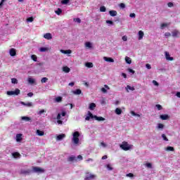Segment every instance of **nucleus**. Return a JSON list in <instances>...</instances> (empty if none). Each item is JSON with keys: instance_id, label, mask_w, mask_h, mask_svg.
<instances>
[{"instance_id": "obj_13", "label": "nucleus", "mask_w": 180, "mask_h": 180, "mask_svg": "<svg viewBox=\"0 0 180 180\" xmlns=\"http://www.w3.org/2000/svg\"><path fill=\"white\" fill-rule=\"evenodd\" d=\"M44 39H46V40H51L53 39V36L50 33H46L44 35Z\"/></svg>"}, {"instance_id": "obj_23", "label": "nucleus", "mask_w": 180, "mask_h": 180, "mask_svg": "<svg viewBox=\"0 0 180 180\" xmlns=\"http://www.w3.org/2000/svg\"><path fill=\"white\" fill-rule=\"evenodd\" d=\"M55 102L60 103V102H63V97L58 96L55 98Z\"/></svg>"}, {"instance_id": "obj_36", "label": "nucleus", "mask_w": 180, "mask_h": 180, "mask_svg": "<svg viewBox=\"0 0 180 180\" xmlns=\"http://www.w3.org/2000/svg\"><path fill=\"white\" fill-rule=\"evenodd\" d=\"M31 58L33 60V61H37V56L36 55H32Z\"/></svg>"}, {"instance_id": "obj_33", "label": "nucleus", "mask_w": 180, "mask_h": 180, "mask_svg": "<svg viewBox=\"0 0 180 180\" xmlns=\"http://www.w3.org/2000/svg\"><path fill=\"white\" fill-rule=\"evenodd\" d=\"M47 81H49V78H47V77H43V78L41 79V84H44V83H46Z\"/></svg>"}, {"instance_id": "obj_28", "label": "nucleus", "mask_w": 180, "mask_h": 180, "mask_svg": "<svg viewBox=\"0 0 180 180\" xmlns=\"http://www.w3.org/2000/svg\"><path fill=\"white\" fill-rule=\"evenodd\" d=\"M39 51H41V53H44L46 51H49V48H46V47H41L39 49Z\"/></svg>"}, {"instance_id": "obj_21", "label": "nucleus", "mask_w": 180, "mask_h": 180, "mask_svg": "<svg viewBox=\"0 0 180 180\" xmlns=\"http://www.w3.org/2000/svg\"><path fill=\"white\" fill-rule=\"evenodd\" d=\"M22 120H25V122H32V118H30V117H21Z\"/></svg>"}, {"instance_id": "obj_16", "label": "nucleus", "mask_w": 180, "mask_h": 180, "mask_svg": "<svg viewBox=\"0 0 180 180\" xmlns=\"http://www.w3.org/2000/svg\"><path fill=\"white\" fill-rule=\"evenodd\" d=\"M69 162H73V161H77V158L75 156H70L68 158Z\"/></svg>"}, {"instance_id": "obj_5", "label": "nucleus", "mask_w": 180, "mask_h": 180, "mask_svg": "<svg viewBox=\"0 0 180 180\" xmlns=\"http://www.w3.org/2000/svg\"><path fill=\"white\" fill-rule=\"evenodd\" d=\"M32 169L34 172H37V174H43L44 172V169L38 167H33Z\"/></svg>"}, {"instance_id": "obj_7", "label": "nucleus", "mask_w": 180, "mask_h": 180, "mask_svg": "<svg viewBox=\"0 0 180 180\" xmlns=\"http://www.w3.org/2000/svg\"><path fill=\"white\" fill-rule=\"evenodd\" d=\"M30 172H32V170L30 169H21L20 172V174H21V175H29V174H30Z\"/></svg>"}, {"instance_id": "obj_39", "label": "nucleus", "mask_w": 180, "mask_h": 180, "mask_svg": "<svg viewBox=\"0 0 180 180\" xmlns=\"http://www.w3.org/2000/svg\"><path fill=\"white\" fill-rule=\"evenodd\" d=\"M155 107L157 108L158 110H162V105L158 104L155 105Z\"/></svg>"}, {"instance_id": "obj_10", "label": "nucleus", "mask_w": 180, "mask_h": 180, "mask_svg": "<svg viewBox=\"0 0 180 180\" xmlns=\"http://www.w3.org/2000/svg\"><path fill=\"white\" fill-rule=\"evenodd\" d=\"M160 119H161L162 120H168V119H169V115H168L167 114L160 115Z\"/></svg>"}, {"instance_id": "obj_32", "label": "nucleus", "mask_w": 180, "mask_h": 180, "mask_svg": "<svg viewBox=\"0 0 180 180\" xmlns=\"http://www.w3.org/2000/svg\"><path fill=\"white\" fill-rule=\"evenodd\" d=\"M37 134L38 136H44V131H40L39 129L37 130Z\"/></svg>"}, {"instance_id": "obj_51", "label": "nucleus", "mask_w": 180, "mask_h": 180, "mask_svg": "<svg viewBox=\"0 0 180 180\" xmlns=\"http://www.w3.org/2000/svg\"><path fill=\"white\" fill-rule=\"evenodd\" d=\"M103 94H106L108 92V90L105 87L101 88V89Z\"/></svg>"}, {"instance_id": "obj_46", "label": "nucleus", "mask_w": 180, "mask_h": 180, "mask_svg": "<svg viewBox=\"0 0 180 180\" xmlns=\"http://www.w3.org/2000/svg\"><path fill=\"white\" fill-rule=\"evenodd\" d=\"M107 169L108 171H112L113 169V167L110 166V165H107Z\"/></svg>"}, {"instance_id": "obj_52", "label": "nucleus", "mask_w": 180, "mask_h": 180, "mask_svg": "<svg viewBox=\"0 0 180 180\" xmlns=\"http://www.w3.org/2000/svg\"><path fill=\"white\" fill-rule=\"evenodd\" d=\"M127 176H129V178H133V176H134V174H133V173H129L127 174Z\"/></svg>"}, {"instance_id": "obj_41", "label": "nucleus", "mask_w": 180, "mask_h": 180, "mask_svg": "<svg viewBox=\"0 0 180 180\" xmlns=\"http://www.w3.org/2000/svg\"><path fill=\"white\" fill-rule=\"evenodd\" d=\"M73 20L76 22L77 23H81V18H74Z\"/></svg>"}, {"instance_id": "obj_14", "label": "nucleus", "mask_w": 180, "mask_h": 180, "mask_svg": "<svg viewBox=\"0 0 180 180\" xmlns=\"http://www.w3.org/2000/svg\"><path fill=\"white\" fill-rule=\"evenodd\" d=\"M96 177V176L95 174L86 175V177H85V180L94 179Z\"/></svg>"}, {"instance_id": "obj_62", "label": "nucleus", "mask_w": 180, "mask_h": 180, "mask_svg": "<svg viewBox=\"0 0 180 180\" xmlns=\"http://www.w3.org/2000/svg\"><path fill=\"white\" fill-rule=\"evenodd\" d=\"M27 96H29L30 98H32V96H33V93L32 92L28 93Z\"/></svg>"}, {"instance_id": "obj_50", "label": "nucleus", "mask_w": 180, "mask_h": 180, "mask_svg": "<svg viewBox=\"0 0 180 180\" xmlns=\"http://www.w3.org/2000/svg\"><path fill=\"white\" fill-rule=\"evenodd\" d=\"M120 8H122V9H124V8H126V5L123 3H121L120 4Z\"/></svg>"}, {"instance_id": "obj_47", "label": "nucleus", "mask_w": 180, "mask_h": 180, "mask_svg": "<svg viewBox=\"0 0 180 180\" xmlns=\"http://www.w3.org/2000/svg\"><path fill=\"white\" fill-rule=\"evenodd\" d=\"M146 166L148 167V168H153V165L151 163H146Z\"/></svg>"}, {"instance_id": "obj_8", "label": "nucleus", "mask_w": 180, "mask_h": 180, "mask_svg": "<svg viewBox=\"0 0 180 180\" xmlns=\"http://www.w3.org/2000/svg\"><path fill=\"white\" fill-rule=\"evenodd\" d=\"M20 104L23 106H27V108H32V106H33L32 103H25L23 101H20Z\"/></svg>"}, {"instance_id": "obj_1", "label": "nucleus", "mask_w": 180, "mask_h": 180, "mask_svg": "<svg viewBox=\"0 0 180 180\" xmlns=\"http://www.w3.org/2000/svg\"><path fill=\"white\" fill-rule=\"evenodd\" d=\"M91 119H95V120H97L98 122H103L105 120L104 117L94 115L91 111H88L87 116L85 117V120L89 122Z\"/></svg>"}, {"instance_id": "obj_9", "label": "nucleus", "mask_w": 180, "mask_h": 180, "mask_svg": "<svg viewBox=\"0 0 180 180\" xmlns=\"http://www.w3.org/2000/svg\"><path fill=\"white\" fill-rule=\"evenodd\" d=\"M9 53L11 57H15V56H16V49L13 48L11 49L9 51Z\"/></svg>"}, {"instance_id": "obj_56", "label": "nucleus", "mask_w": 180, "mask_h": 180, "mask_svg": "<svg viewBox=\"0 0 180 180\" xmlns=\"http://www.w3.org/2000/svg\"><path fill=\"white\" fill-rule=\"evenodd\" d=\"M165 37H170L171 33L170 32H166V33H165Z\"/></svg>"}, {"instance_id": "obj_20", "label": "nucleus", "mask_w": 180, "mask_h": 180, "mask_svg": "<svg viewBox=\"0 0 180 180\" xmlns=\"http://www.w3.org/2000/svg\"><path fill=\"white\" fill-rule=\"evenodd\" d=\"M73 94L75 95H81V94H82V91H81V89H77L75 91H73Z\"/></svg>"}, {"instance_id": "obj_29", "label": "nucleus", "mask_w": 180, "mask_h": 180, "mask_svg": "<svg viewBox=\"0 0 180 180\" xmlns=\"http://www.w3.org/2000/svg\"><path fill=\"white\" fill-rule=\"evenodd\" d=\"M179 34V31L175 30V31H174L172 32V37H178Z\"/></svg>"}, {"instance_id": "obj_3", "label": "nucleus", "mask_w": 180, "mask_h": 180, "mask_svg": "<svg viewBox=\"0 0 180 180\" xmlns=\"http://www.w3.org/2000/svg\"><path fill=\"white\" fill-rule=\"evenodd\" d=\"M79 132L75 131L73 133V138L72 139V141L74 143V144H78L79 143Z\"/></svg>"}, {"instance_id": "obj_37", "label": "nucleus", "mask_w": 180, "mask_h": 180, "mask_svg": "<svg viewBox=\"0 0 180 180\" xmlns=\"http://www.w3.org/2000/svg\"><path fill=\"white\" fill-rule=\"evenodd\" d=\"M70 2V0H62L61 4L62 5H67Z\"/></svg>"}, {"instance_id": "obj_57", "label": "nucleus", "mask_w": 180, "mask_h": 180, "mask_svg": "<svg viewBox=\"0 0 180 180\" xmlns=\"http://www.w3.org/2000/svg\"><path fill=\"white\" fill-rule=\"evenodd\" d=\"M5 1L6 0H1V1L0 2V7L2 8L4 6V2H5Z\"/></svg>"}, {"instance_id": "obj_12", "label": "nucleus", "mask_w": 180, "mask_h": 180, "mask_svg": "<svg viewBox=\"0 0 180 180\" xmlns=\"http://www.w3.org/2000/svg\"><path fill=\"white\" fill-rule=\"evenodd\" d=\"M103 60L107 63H115V60L112 58H108L106 56H104Z\"/></svg>"}, {"instance_id": "obj_34", "label": "nucleus", "mask_w": 180, "mask_h": 180, "mask_svg": "<svg viewBox=\"0 0 180 180\" xmlns=\"http://www.w3.org/2000/svg\"><path fill=\"white\" fill-rule=\"evenodd\" d=\"M158 129H160V130H162V129H164V124H162V123H159L158 124Z\"/></svg>"}, {"instance_id": "obj_18", "label": "nucleus", "mask_w": 180, "mask_h": 180, "mask_svg": "<svg viewBox=\"0 0 180 180\" xmlns=\"http://www.w3.org/2000/svg\"><path fill=\"white\" fill-rule=\"evenodd\" d=\"M109 14H110L111 16L115 17V16H117V11H114V10H112V11H109Z\"/></svg>"}, {"instance_id": "obj_35", "label": "nucleus", "mask_w": 180, "mask_h": 180, "mask_svg": "<svg viewBox=\"0 0 180 180\" xmlns=\"http://www.w3.org/2000/svg\"><path fill=\"white\" fill-rule=\"evenodd\" d=\"M63 13V10L61 8H58V10L56 11V15H61Z\"/></svg>"}, {"instance_id": "obj_64", "label": "nucleus", "mask_w": 180, "mask_h": 180, "mask_svg": "<svg viewBox=\"0 0 180 180\" xmlns=\"http://www.w3.org/2000/svg\"><path fill=\"white\" fill-rule=\"evenodd\" d=\"M163 27H167V24L162 23V24L161 25V28L163 29Z\"/></svg>"}, {"instance_id": "obj_45", "label": "nucleus", "mask_w": 180, "mask_h": 180, "mask_svg": "<svg viewBox=\"0 0 180 180\" xmlns=\"http://www.w3.org/2000/svg\"><path fill=\"white\" fill-rule=\"evenodd\" d=\"M85 45H86V47H88L89 49H91V47H92L91 42H86Z\"/></svg>"}, {"instance_id": "obj_27", "label": "nucleus", "mask_w": 180, "mask_h": 180, "mask_svg": "<svg viewBox=\"0 0 180 180\" xmlns=\"http://www.w3.org/2000/svg\"><path fill=\"white\" fill-rule=\"evenodd\" d=\"M125 61L127 64H131V58L128 56L125 57Z\"/></svg>"}, {"instance_id": "obj_11", "label": "nucleus", "mask_w": 180, "mask_h": 180, "mask_svg": "<svg viewBox=\"0 0 180 180\" xmlns=\"http://www.w3.org/2000/svg\"><path fill=\"white\" fill-rule=\"evenodd\" d=\"M63 139H65V134H59L56 137V140H58V141L63 140Z\"/></svg>"}, {"instance_id": "obj_15", "label": "nucleus", "mask_w": 180, "mask_h": 180, "mask_svg": "<svg viewBox=\"0 0 180 180\" xmlns=\"http://www.w3.org/2000/svg\"><path fill=\"white\" fill-rule=\"evenodd\" d=\"M96 108V104H95L94 103H91L89 104V109H90V110H94Z\"/></svg>"}, {"instance_id": "obj_24", "label": "nucleus", "mask_w": 180, "mask_h": 180, "mask_svg": "<svg viewBox=\"0 0 180 180\" xmlns=\"http://www.w3.org/2000/svg\"><path fill=\"white\" fill-rule=\"evenodd\" d=\"M123 111L122 110V109L117 108L115 110V112L116 113V115H122V112Z\"/></svg>"}, {"instance_id": "obj_42", "label": "nucleus", "mask_w": 180, "mask_h": 180, "mask_svg": "<svg viewBox=\"0 0 180 180\" xmlns=\"http://www.w3.org/2000/svg\"><path fill=\"white\" fill-rule=\"evenodd\" d=\"M100 11H101V12H106V7H105V6H101V7L100 8Z\"/></svg>"}, {"instance_id": "obj_48", "label": "nucleus", "mask_w": 180, "mask_h": 180, "mask_svg": "<svg viewBox=\"0 0 180 180\" xmlns=\"http://www.w3.org/2000/svg\"><path fill=\"white\" fill-rule=\"evenodd\" d=\"M167 6H168L169 8H172V6H174V3H172V2H169V3L167 4Z\"/></svg>"}, {"instance_id": "obj_54", "label": "nucleus", "mask_w": 180, "mask_h": 180, "mask_svg": "<svg viewBox=\"0 0 180 180\" xmlns=\"http://www.w3.org/2000/svg\"><path fill=\"white\" fill-rule=\"evenodd\" d=\"M146 68H147L148 70H151V65H150V64L147 63V64L146 65Z\"/></svg>"}, {"instance_id": "obj_4", "label": "nucleus", "mask_w": 180, "mask_h": 180, "mask_svg": "<svg viewBox=\"0 0 180 180\" xmlns=\"http://www.w3.org/2000/svg\"><path fill=\"white\" fill-rule=\"evenodd\" d=\"M6 94L8 95V96H12V95L18 96V95L20 94V90L19 89H15V91H8Z\"/></svg>"}, {"instance_id": "obj_49", "label": "nucleus", "mask_w": 180, "mask_h": 180, "mask_svg": "<svg viewBox=\"0 0 180 180\" xmlns=\"http://www.w3.org/2000/svg\"><path fill=\"white\" fill-rule=\"evenodd\" d=\"M105 23H108V25H113V21L108 20L105 21Z\"/></svg>"}, {"instance_id": "obj_26", "label": "nucleus", "mask_w": 180, "mask_h": 180, "mask_svg": "<svg viewBox=\"0 0 180 180\" xmlns=\"http://www.w3.org/2000/svg\"><path fill=\"white\" fill-rule=\"evenodd\" d=\"M63 71L64 72L68 73V72H70V71H71V70L70 69V68H68L67 66H65V67L63 68Z\"/></svg>"}, {"instance_id": "obj_60", "label": "nucleus", "mask_w": 180, "mask_h": 180, "mask_svg": "<svg viewBox=\"0 0 180 180\" xmlns=\"http://www.w3.org/2000/svg\"><path fill=\"white\" fill-rule=\"evenodd\" d=\"M44 112H46L44 110H41L38 112V115H43V113H44Z\"/></svg>"}, {"instance_id": "obj_38", "label": "nucleus", "mask_w": 180, "mask_h": 180, "mask_svg": "<svg viewBox=\"0 0 180 180\" xmlns=\"http://www.w3.org/2000/svg\"><path fill=\"white\" fill-rule=\"evenodd\" d=\"M126 89L127 91V89H129V91H134V87H131V86L129 85H127V87H126Z\"/></svg>"}, {"instance_id": "obj_63", "label": "nucleus", "mask_w": 180, "mask_h": 180, "mask_svg": "<svg viewBox=\"0 0 180 180\" xmlns=\"http://www.w3.org/2000/svg\"><path fill=\"white\" fill-rule=\"evenodd\" d=\"M57 123H58V124H63V121H62L61 120H57Z\"/></svg>"}, {"instance_id": "obj_17", "label": "nucleus", "mask_w": 180, "mask_h": 180, "mask_svg": "<svg viewBox=\"0 0 180 180\" xmlns=\"http://www.w3.org/2000/svg\"><path fill=\"white\" fill-rule=\"evenodd\" d=\"M16 141H17L18 143L22 141V134H18L16 135Z\"/></svg>"}, {"instance_id": "obj_25", "label": "nucleus", "mask_w": 180, "mask_h": 180, "mask_svg": "<svg viewBox=\"0 0 180 180\" xmlns=\"http://www.w3.org/2000/svg\"><path fill=\"white\" fill-rule=\"evenodd\" d=\"M85 65L87 67V68H92L94 67V63L87 62L86 63Z\"/></svg>"}, {"instance_id": "obj_6", "label": "nucleus", "mask_w": 180, "mask_h": 180, "mask_svg": "<svg viewBox=\"0 0 180 180\" xmlns=\"http://www.w3.org/2000/svg\"><path fill=\"white\" fill-rule=\"evenodd\" d=\"M165 58L167 61H174V58L171 57L169 52L165 51Z\"/></svg>"}, {"instance_id": "obj_61", "label": "nucleus", "mask_w": 180, "mask_h": 180, "mask_svg": "<svg viewBox=\"0 0 180 180\" xmlns=\"http://www.w3.org/2000/svg\"><path fill=\"white\" fill-rule=\"evenodd\" d=\"M122 40H123V41H127V37L123 36L122 37Z\"/></svg>"}, {"instance_id": "obj_22", "label": "nucleus", "mask_w": 180, "mask_h": 180, "mask_svg": "<svg viewBox=\"0 0 180 180\" xmlns=\"http://www.w3.org/2000/svg\"><path fill=\"white\" fill-rule=\"evenodd\" d=\"M143 37H144V32H143V31L140 30L139 32V40H141V39H143Z\"/></svg>"}, {"instance_id": "obj_2", "label": "nucleus", "mask_w": 180, "mask_h": 180, "mask_svg": "<svg viewBox=\"0 0 180 180\" xmlns=\"http://www.w3.org/2000/svg\"><path fill=\"white\" fill-rule=\"evenodd\" d=\"M120 148L124 151H129V150H131L133 145H129V143L126 141H123L121 145H120Z\"/></svg>"}, {"instance_id": "obj_43", "label": "nucleus", "mask_w": 180, "mask_h": 180, "mask_svg": "<svg viewBox=\"0 0 180 180\" xmlns=\"http://www.w3.org/2000/svg\"><path fill=\"white\" fill-rule=\"evenodd\" d=\"M162 138L165 141H168V138H167V136H165V134H162Z\"/></svg>"}, {"instance_id": "obj_58", "label": "nucleus", "mask_w": 180, "mask_h": 180, "mask_svg": "<svg viewBox=\"0 0 180 180\" xmlns=\"http://www.w3.org/2000/svg\"><path fill=\"white\" fill-rule=\"evenodd\" d=\"M129 72H131V74H134L135 71L133 69H128Z\"/></svg>"}, {"instance_id": "obj_55", "label": "nucleus", "mask_w": 180, "mask_h": 180, "mask_svg": "<svg viewBox=\"0 0 180 180\" xmlns=\"http://www.w3.org/2000/svg\"><path fill=\"white\" fill-rule=\"evenodd\" d=\"M57 120H61V114L58 113L56 117Z\"/></svg>"}, {"instance_id": "obj_44", "label": "nucleus", "mask_w": 180, "mask_h": 180, "mask_svg": "<svg viewBox=\"0 0 180 180\" xmlns=\"http://www.w3.org/2000/svg\"><path fill=\"white\" fill-rule=\"evenodd\" d=\"M33 20H34V18H33V17H30L28 18H27V22H33Z\"/></svg>"}, {"instance_id": "obj_59", "label": "nucleus", "mask_w": 180, "mask_h": 180, "mask_svg": "<svg viewBox=\"0 0 180 180\" xmlns=\"http://www.w3.org/2000/svg\"><path fill=\"white\" fill-rule=\"evenodd\" d=\"M130 18H136V14L134 13L129 14Z\"/></svg>"}, {"instance_id": "obj_31", "label": "nucleus", "mask_w": 180, "mask_h": 180, "mask_svg": "<svg viewBox=\"0 0 180 180\" xmlns=\"http://www.w3.org/2000/svg\"><path fill=\"white\" fill-rule=\"evenodd\" d=\"M12 155L14 158H18V157H20V153L15 152L12 154Z\"/></svg>"}, {"instance_id": "obj_19", "label": "nucleus", "mask_w": 180, "mask_h": 180, "mask_svg": "<svg viewBox=\"0 0 180 180\" xmlns=\"http://www.w3.org/2000/svg\"><path fill=\"white\" fill-rule=\"evenodd\" d=\"M60 51L63 53V54H71L72 53V51L68 49V50H60Z\"/></svg>"}, {"instance_id": "obj_30", "label": "nucleus", "mask_w": 180, "mask_h": 180, "mask_svg": "<svg viewBox=\"0 0 180 180\" xmlns=\"http://www.w3.org/2000/svg\"><path fill=\"white\" fill-rule=\"evenodd\" d=\"M166 151H175V148L172 146H167L166 148Z\"/></svg>"}, {"instance_id": "obj_53", "label": "nucleus", "mask_w": 180, "mask_h": 180, "mask_svg": "<svg viewBox=\"0 0 180 180\" xmlns=\"http://www.w3.org/2000/svg\"><path fill=\"white\" fill-rule=\"evenodd\" d=\"M28 82H30V84H33L34 82V79H33L32 78H29Z\"/></svg>"}, {"instance_id": "obj_40", "label": "nucleus", "mask_w": 180, "mask_h": 180, "mask_svg": "<svg viewBox=\"0 0 180 180\" xmlns=\"http://www.w3.org/2000/svg\"><path fill=\"white\" fill-rule=\"evenodd\" d=\"M12 84H18V79L16 78H12L11 79Z\"/></svg>"}]
</instances>
